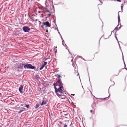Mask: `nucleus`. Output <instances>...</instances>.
<instances>
[{"label":"nucleus","mask_w":127,"mask_h":127,"mask_svg":"<svg viewBox=\"0 0 127 127\" xmlns=\"http://www.w3.org/2000/svg\"><path fill=\"white\" fill-rule=\"evenodd\" d=\"M122 125V126H127V125Z\"/></svg>","instance_id":"nucleus-30"},{"label":"nucleus","mask_w":127,"mask_h":127,"mask_svg":"<svg viewBox=\"0 0 127 127\" xmlns=\"http://www.w3.org/2000/svg\"><path fill=\"white\" fill-rule=\"evenodd\" d=\"M117 1L120 2H121V1L120 0H117Z\"/></svg>","instance_id":"nucleus-26"},{"label":"nucleus","mask_w":127,"mask_h":127,"mask_svg":"<svg viewBox=\"0 0 127 127\" xmlns=\"http://www.w3.org/2000/svg\"><path fill=\"white\" fill-rule=\"evenodd\" d=\"M57 84L60 87H63V84L60 80H58L57 82Z\"/></svg>","instance_id":"nucleus-5"},{"label":"nucleus","mask_w":127,"mask_h":127,"mask_svg":"<svg viewBox=\"0 0 127 127\" xmlns=\"http://www.w3.org/2000/svg\"><path fill=\"white\" fill-rule=\"evenodd\" d=\"M118 22H119L120 21V19L119 16V15H118Z\"/></svg>","instance_id":"nucleus-19"},{"label":"nucleus","mask_w":127,"mask_h":127,"mask_svg":"<svg viewBox=\"0 0 127 127\" xmlns=\"http://www.w3.org/2000/svg\"><path fill=\"white\" fill-rule=\"evenodd\" d=\"M26 104H25L24 107H26L27 108H28L29 107V105H26Z\"/></svg>","instance_id":"nucleus-11"},{"label":"nucleus","mask_w":127,"mask_h":127,"mask_svg":"<svg viewBox=\"0 0 127 127\" xmlns=\"http://www.w3.org/2000/svg\"><path fill=\"white\" fill-rule=\"evenodd\" d=\"M23 111V110H22V109L20 110L18 112V114H20Z\"/></svg>","instance_id":"nucleus-13"},{"label":"nucleus","mask_w":127,"mask_h":127,"mask_svg":"<svg viewBox=\"0 0 127 127\" xmlns=\"http://www.w3.org/2000/svg\"><path fill=\"white\" fill-rule=\"evenodd\" d=\"M22 110H23V111H24L25 109H26L24 107H21Z\"/></svg>","instance_id":"nucleus-18"},{"label":"nucleus","mask_w":127,"mask_h":127,"mask_svg":"<svg viewBox=\"0 0 127 127\" xmlns=\"http://www.w3.org/2000/svg\"><path fill=\"white\" fill-rule=\"evenodd\" d=\"M56 106L58 108H59V107H58V106H57V105H56Z\"/></svg>","instance_id":"nucleus-33"},{"label":"nucleus","mask_w":127,"mask_h":127,"mask_svg":"<svg viewBox=\"0 0 127 127\" xmlns=\"http://www.w3.org/2000/svg\"><path fill=\"white\" fill-rule=\"evenodd\" d=\"M56 104V103H55V106Z\"/></svg>","instance_id":"nucleus-39"},{"label":"nucleus","mask_w":127,"mask_h":127,"mask_svg":"<svg viewBox=\"0 0 127 127\" xmlns=\"http://www.w3.org/2000/svg\"><path fill=\"white\" fill-rule=\"evenodd\" d=\"M24 104H21L20 105L21 106H24Z\"/></svg>","instance_id":"nucleus-27"},{"label":"nucleus","mask_w":127,"mask_h":127,"mask_svg":"<svg viewBox=\"0 0 127 127\" xmlns=\"http://www.w3.org/2000/svg\"><path fill=\"white\" fill-rule=\"evenodd\" d=\"M1 93H0V95H1Z\"/></svg>","instance_id":"nucleus-34"},{"label":"nucleus","mask_w":127,"mask_h":127,"mask_svg":"<svg viewBox=\"0 0 127 127\" xmlns=\"http://www.w3.org/2000/svg\"><path fill=\"white\" fill-rule=\"evenodd\" d=\"M46 32H48V31L47 30L46 31Z\"/></svg>","instance_id":"nucleus-29"},{"label":"nucleus","mask_w":127,"mask_h":127,"mask_svg":"<svg viewBox=\"0 0 127 127\" xmlns=\"http://www.w3.org/2000/svg\"><path fill=\"white\" fill-rule=\"evenodd\" d=\"M70 126H72V127L73 126V125H72V123H71V124H70Z\"/></svg>","instance_id":"nucleus-22"},{"label":"nucleus","mask_w":127,"mask_h":127,"mask_svg":"<svg viewBox=\"0 0 127 127\" xmlns=\"http://www.w3.org/2000/svg\"><path fill=\"white\" fill-rule=\"evenodd\" d=\"M23 88V86L22 85H21L19 88V92L21 93H22V90Z\"/></svg>","instance_id":"nucleus-10"},{"label":"nucleus","mask_w":127,"mask_h":127,"mask_svg":"<svg viewBox=\"0 0 127 127\" xmlns=\"http://www.w3.org/2000/svg\"><path fill=\"white\" fill-rule=\"evenodd\" d=\"M79 74L78 73L77 74V76H78Z\"/></svg>","instance_id":"nucleus-32"},{"label":"nucleus","mask_w":127,"mask_h":127,"mask_svg":"<svg viewBox=\"0 0 127 127\" xmlns=\"http://www.w3.org/2000/svg\"><path fill=\"white\" fill-rule=\"evenodd\" d=\"M121 8L122 10L123 9V5H121Z\"/></svg>","instance_id":"nucleus-21"},{"label":"nucleus","mask_w":127,"mask_h":127,"mask_svg":"<svg viewBox=\"0 0 127 127\" xmlns=\"http://www.w3.org/2000/svg\"><path fill=\"white\" fill-rule=\"evenodd\" d=\"M43 26H42V25L41 26H42V27H43Z\"/></svg>","instance_id":"nucleus-37"},{"label":"nucleus","mask_w":127,"mask_h":127,"mask_svg":"<svg viewBox=\"0 0 127 127\" xmlns=\"http://www.w3.org/2000/svg\"><path fill=\"white\" fill-rule=\"evenodd\" d=\"M41 106H43L46 104H40Z\"/></svg>","instance_id":"nucleus-23"},{"label":"nucleus","mask_w":127,"mask_h":127,"mask_svg":"<svg viewBox=\"0 0 127 127\" xmlns=\"http://www.w3.org/2000/svg\"><path fill=\"white\" fill-rule=\"evenodd\" d=\"M90 112L91 113H92V114H93L94 113H92V110H90Z\"/></svg>","instance_id":"nucleus-24"},{"label":"nucleus","mask_w":127,"mask_h":127,"mask_svg":"<svg viewBox=\"0 0 127 127\" xmlns=\"http://www.w3.org/2000/svg\"><path fill=\"white\" fill-rule=\"evenodd\" d=\"M43 26H46V27H49L50 26L49 22L48 21H46V22H43Z\"/></svg>","instance_id":"nucleus-4"},{"label":"nucleus","mask_w":127,"mask_h":127,"mask_svg":"<svg viewBox=\"0 0 127 127\" xmlns=\"http://www.w3.org/2000/svg\"><path fill=\"white\" fill-rule=\"evenodd\" d=\"M119 71H118L117 73L116 74L115 73V75L117 76L119 75Z\"/></svg>","instance_id":"nucleus-14"},{"label":"nucleus","mask_w":127,"mask_h":127,"mask_svg":"<svg viewBox=\"0 0 127 127\" xmlns=\"http://www.w3.org/2000/svg\"><path fill=\"white\" fill-rule=\"evenodd\" d=\"M71 95H72L73 96L75 95V94H72Z\"/></svg>","instance_id":"nucleus-31"},{"label":"nucleus","mask_w":127,"mask_h":127,"mask_svg":"<svg viewBox=\"0 0 127 127\" xmlns=\"http://www.w3.org/2000/svg\"><path fill=\"white\" fill-rule=\"evenodd\" d=\"M44 13L45 14V16L47 17L50 16L51 15V13L48 11H44Z\"/></svg>","instance_id":"nucleus-6"},{"label":"nucleus","mask_w":127,"mask_h":127,"mask_svg":"<svg viewBox=\"0 0 127 127\" xmlns=\"http://www.w3.org/2000/svg\"><path fill=\"white\" fill-rule=\"evenodd\" d=\"M47 63V62H44V63L42 65V66L40 67V70H42L44 67L46 65Z\"/></svg>","instance_id":"nucleus-8"},{"label":"nucleus","mask_w":127,"mask_h":127,"mask_svg":"<svg viewBox=\"0 0 127 127\" xmlns=\"http://www.w3.org/2000/svg\"><path fill=\"white\" fill-rule=\"evenodd\" d=\"M18 106V105H16V106Z\"/></svg>","instance_id":"nucleus-35"},{"label":"nucleus","mask_w":127,"mask_h":127,"mask_svg":"<svg viewBox=\"0 0 127 127\" xmlns=\"http://www.w3.org/2000/svg\"><path fill=\"white\" fill-rule=\"evenodd\" d=\"M39 106V105L38 104H36V105H35V109H37V108H38Z\"/></svg>","instance_id":"nucleus-12"},{"label":"nucleus","mask_w":127,"mask_h":127,"mask_svg":"<svg viewBox=\"0 0 127 127\" xmlns=\"http://www.w3.org/2000/svg\"><path fill=\"white\" fill-rule=\"evenodd\" d=\"M23 31L25 32H29L30 30V28L27 26H24L23 28Z\"/></svg>","instance_id":"nucleus-3"},{"label":"nucleus","mask_w":127,"mask_h":127,"mask_svg":"<svg viewBox=\"0 0 127 127\" xmlns=\"http://www.w3.org/2000/svg\"><path fill=\"white\" fill-rule=\"evenodd\" d=\"M97 104H92L91 105V107L93 109L95 110L96 109L97 106Z\"/></svg>","instance_id":"nucleus-7"},{"label":"nucleus","mask_w":127,"mask_h":127,"mask_svg":"<svg viewBox=\"0 0 127 127\" xmlns=\"http://www.w3.org/2000/svg\"><path fill=\"white\" fill-rule=\"evenodd\" d=\"M62 44L64 45V46H65V45H66L64 43V41H62Z\"/></svg>","instance_id":"nucleus-15"},{"label":"nucleus","mask_w":127,"mask_h":127,"mask_svg":"<svg viewBox=\"0 0 127 127\" xmlns=\"http://www.w3.org/2000/svg\"><path fill=\"white\" fill-rule=\"evenodd\" d=\"M71 58L72 59L71 60V62H72L73 61V59H72V58Z\"/></svg>","instance_id":"nucleus-28"},{"label":"nucleus","mask_w":127,"mask_h":127,"mask_svg":"<svg viewBox=\"0 0 127 127\" xmlns=\"http://www.w3.org/2000/svg\"><path fill=\"white\" fill-rule=\"evenodd\" d=\"M62 93H61V94H59V95H57L59 98L62 99H63L64 98V94L62 93Z\"/></svg>","instance_id":"nucleus-9"},{"label":"nucleus","mask_w":127,"mask_h":127,"mask_svg":"<svg viewBox=\"0 0 127 127\" xmlns=\"http://www.w3.org/2000/svg\"><path fill=\"white\" fill-rule=\"evenodd\" d=\"M117 127H118V126Z\"/></svg>","instance_id":"nucleus-40"},{"label":"nucleus","mask_w":127,"mask_h":127,"mask_svg":"<svg viewBox=\"0 0 127 127\" xmlns=\"http://www.w3.org/2000/svg\"><path fill=\"white\" fill-rule=\"evenodd\" d=\"M53 85L55 89V92L57 95H59V94H61V93H62H62L64 94L65 93L64 89H63V87H59L58 89H57L55 86L56 85L55 83L53 84Z\"/></svg>","instance_id":"nucleus-2"},{"label":"nucleus","mask_w":127,"mask_h":127,"mask_svg":"<svg viewBox=\"0 0 127 127\" xmlns=\"http://www.w3.org/2000/svg\"><path fill=\"white\" fill-rule=\"evenodd\" d=\"M108 98V97H105L104 98H103V100H105V99H106L107 98Z\"/></svg>","instance_id":"nucleus-25"},{"label":"nucleus","mask_w":127,"mask_h":127,"mask_svg":"<svg viewBox=\"0 0 127 127\" xmlns=\"http://www.w3.org/2000/svg\"><path fill=\"white\" fill-rule=\"evenodd\" d=\"M59 104L58 103V104H57L58 105Z\"/></svg>","instance_id":"nucleus-38"},{"label":"nucleus","mask_w":127,"mask_h":127,"mask_svg":"<svg viewBox=\"0 0 127 127\" xmlns=\"http://www.w3.org/2000/svg\"><path fill=\"white\" fill-rule=\"evenodd\" d=\"M47 102V101H43L42 103H46Z\"/></svg>","instance_id":"nucleus-17"},{"label":"nucleus","mask_w":127,"mask_h":127,"mask_svg":"<svg viewBox=\"0 0 127 127\" xmlns=\"http://www.w3.org/2000/svg\"><path fill=\"white\" fill-rule=\"evenodd\" d=\"M60 77H61V76L60 75H58V78H60Z\"/></svg>","instance_id":"nucleus-20"},{"label":"nucleus","mask_w":127,"mask_h":127,"mask_svg":"<svg viewBox=\"0 0 127 127\" xmlns=\"http://www.w3.org/2000/svg\"><path fill=\"white\" fill-rule=\"evenodd\" d=\"M63 127H67V125L66 124H65Z\"/></svg>","instance_id":"nucleus-16"},{"label":"nucleus","mask_w":127,"mask_h":127,"mask_svg":"<svg viewBox=\"0 0 127 127\" xmlns=\"http://www.w3.org/2000/svg\"><path fill=\"white\" fill-rule=\"evenodd\" d=\"M55 48H57V47H55Z\"/></svg>","instance_id":"nucleus-36"},{"label":"nucleus","mask_w":127,"mask_h":127,"mask_svg":"<svg viewBox=\"0 0 127 127\" xmlns=\"http://www.w3.org/2000/svg\"><path fill=\"white\" fill-rule=\"evenodd\" d=\"M24 66V67L25 69H34L35 68L34 66H32L31 64H26L24 65L23 64H19V65L18 66V68L20 69L22 68L23 66Z\"/></svg>","instance_id":"nucleus-1"}]
</instances>
